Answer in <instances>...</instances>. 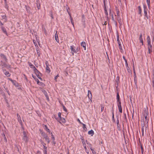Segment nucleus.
I'll list each match as a JSON object with an SVG mask.
<instances>
[{
	"label": "nucleus",
	"mask_w": 154,
	"mask_h": 154,
	"mask_svg": "<svg viewBox=\"0 0 154 154\" xmlns=\"http://www.w3.org/2000/svg\"><path fill=\"white\" fill-rule=\"evenodd\" d=\"M118 107V109H119V112L120 113H122V106H121V107Z\"/></svg>",
	"instance_id": "41"
},
{
	"label": "nucleus",
	"mask_w": 154,
	"mask_h": 154,
	"mask_svg": "<svg viewBox=\"0 0 154 154\" xmlns=\"http://www.w3.org/2000/svg\"><path fill=\"white\" fill-rule=\"evenodd\" d=\"M146 2L147 3L148 7L149 8L150 6V1H146Z\"/></svg>",
	"instance_id": "46"
},
{
	"label": "nucleus",
	"mask_w": 154,
	"mask_h": 154,
	"mask_svg": "<svg viewBox=\"0 0 154 154\" xmlns=\"http://www.w3.org/2000/svg\"><path fill=\"white\" fill-rule=\"evenodd\" d=\"M86 143L88 145L89 147H91V144L89 143V142H88L87 140H86Z\"/></svg>",
	"instance_id": "50"
},
{
	"label": "nucleus",
	"mask_w": 154,
	"mask_h": 154,
	"mask_svg": "<svg viewBox=\"0 0 154 154\" xmlns=\"http://www.w3.org/2000/svg\"><path fill=\"white\" fill-rule=\"evenodd\" d=\"M5 8L7 9H8V5L7 4V3L5 4Z\"/></svg>",
	"instance_id": "56"
},
{
	"label": "nucleus",
	"mask_w": 154,
	"mask_h": 154,
	"mask_svg": "<svg viewBox=\"0 0 154 154\" xmlns=\"http://www.w3.org/2000/svg\"><path fill=\"white\" fill-rule=\"evenodd\" d=\"M88 96L90 99L92 98V94L91 91L90 90H88Z\"/></svg>",
	"instance_id": "17"
},
{
	"label": "nucleus",
	"mask_w": 154,
	"mask_h": 154,
	"mask_svg": "<svg viewBox=\"0 0 154 154\" xmlns=\"http://www.w3.org/2000/svg\"><path fill=\"white\" fill-rule=\"evenodd\" d=\"M138 13H139V14L140 15V16H142V14H141L142 10H141V7L140 6H139L138 7Z\"/></svg>",
	"instance_id": "24"
},
{
	"label": "nucleus",
	"mask_w": 154,
	"mask_h": 154,
	"mask_svg": "<svg viewBox=\"0 0 154 154\" xmlns=\"http://www.w3.org/2000/svg\"><path fill=\"white\" fill-rule=\"evenodd\" d=\"M143 8H144V16L146 18H147V19H148V17L147 14V8L146 6L145 5H143Z\"/></svg>",
	"instance_id": "4"
},
{
	"label": "nucleus",
	"mask_w": 154,
	"mask_h": 154,
	"mask_svg": "<svg viewBox=\"0 0 154 154\" xmlns=\"http://www.w3.org/2000/svg\"><path fill=\"white\" fill-rule=\"evenodd\" d=\"M1 28L3 32L4 33L6 34L7 35V33L6 29H5V27L3 26H2L1 27Z\"/></svg>",
	"instance_id": "15"
},
{
	"label": "nucleus",
	"mask_w": 154,
	"mask_h": 154,
	"mask_svg": "<svg viewBox=\"0 0 154 154\" xmlns=\"http://www.w3.org/2000/svg\"><path fill=\"white\" fill-rule=\"evenodd\" d=\"M117 128L119 131H120L121 130V125L119 126H117Z\"/></svg>",
	"instance_id": "60"
},
{
	"label": "nucleus",
	"mask_w": 154,
	"mask_h": 154,
	"mask_svg": "<svg viewBox=\"0 0 154 154\" xmlns=\"http://www.w3.org/2000/svg\"><path fill=\"white\" fill-rule=\"evenodd\" d=\"M134 79L137 78H136V75L135 72H134Z\"/></svg>",
	"instance_id": "62"
},
{
	"label": "nucleus",
	"mask_w": 154,
	"mask_h": 154,
	"mask_svg": "<svg viewBox=\"0 0 154 154\" xmlns=\"http://www.w3.org/2000/svg\"><path fill=\"white\" fill-rule=\"evenodd\" d=\"M117 41L118 42V44L121 43L119 39V36L118 35H117Z\"/></svg>",
	"instance_id": "36"
},
{
	"label": "nucleus",
	"mask_w": 154,
	"mask_h": 154,
	"mask_svg": "<svg viewBox=\"0 0 154 154\" xmlns=\"http://www.w3.org/2000/svg\"><path fill=\"white\" fill-rule=\"evenodd\" d=\"M37 53L38 56L39 57L40 55V51L39 50H37Z\"/></svg>",
	"instance_id": "48"
},
{
	"label": "nucleus",
	"mask_w": 154,
	"mask_h": 154,
	"mask_svg": "<svg viewBox=\"0 0 154 154\" xmlns=\"http://www.w3.org/2000/svg\"><path fill=\"white\" fill-rule=\"evenodd\" d=\"M101 111L102 112H103V110L104 109V107H103V106L102 105H101Z\"/></svg>",
	"instance_id": "54"
},
{
	"label": "nucleus",
	"mask_w": 154,
	"mask_h": 154,
	"mask_svg": "<svg viewBox=\"0 0 154 154\" xmlns=\"http://www.w3.org/2000/svg\"><path fill=\"white\" fill-rule=\"evenodd\" d=\"M148 53L151 54L152 52V45L151 44L148 45Z\"/></svg>",
	"instance_id": "8"
},
{
	"label": "nucleus",
	"mask_w": 154,
	"mask_h": 154,
	"mask_svg": "<svg viewBox=\"0 0 154 154\" xmlns=\"http://www.w3.org/2000/svg\"><path fill=\"white\" fill-rule=\"evenodd\" d=\"M149 115L148 112L146 111V110H145L144 111V116H147Z\"/></svg>",
	"instance_id": "30"
},
{
	"label": "nucleus",
	"mask_w": 154,
	"mask_h": 154,
	"mask_svg": "<svg viewBox=\"0 0 154 154\" xmlns=\"http://www.w3.org/2000/svg\"><path fill=\"white\" fill-rule=\"evenodd\" d=\"M0 56L2 58H3L6 61H7V59L5 56L4 54H1Z\"/></svg>",
	"instance_id": "25"
},
{
	"label": "nucleus",
	"mask_w": 154,
	"mask_h": 154,
	"mask_svg": "<svg viewBox=\"0 0 154 154\" xmlns=\"http://www.w3.org/2000/svg\"><path fill=\"white\" fill-rule=\"evenodd\" d=\"M29 63L30 68H33V67H34V66L31 63L29 62Z\"/></svg>",
	"instance_id": "42"
},
{
	"label": "nucleus",
	"mask_w": 154,
	"mask_h": 154,
	"mask_svg": "<svg viewBox=\"0 0 154 154\" xmlns=\"http://www.w3.org/2000/svg\"><path fill=\"white\" fill-rule=\"evenodd\" d=\"M116 99L117 100V101L121 100L120 97L119 95V93L118 92L117 93Z\"/></svg>",
	"instance_id": "23"
},
{
	"label": "nucleus",
	"mask_w": 154,
	"mask_h": 154,
	"mask_svg": "<svg viewBox=\"0 0 154 154\" xmlns=\"http://www.w3.org/2000/svg\"><path fill=\"white\" fill-rule=\"evenodd\" d=\"M116 123H117V126H120V125L119 124V119L118 118L117 119V121H116Z\"/></svg>",
	"instance_id": "37"
},
{
	"label": "nucleus",
	"mask_w": 154,
	"mask_h": 154,
	"mask_svg": "<svg viewBox=\"0 0 154 154\" xmlns=\"http://www.w3.org/2000/svg\"><path fill=\"white\" fill-rule=\"evenodd\" d=\"M8 79L10 80L16 87L19 86V84L15 80H13L10 78H8Z\"/></svg>",
	"instance_id": "2"
},
{
	"label": "nucleus",
	"mask_w": 154,
	"mask_h": 154,
	"mask_svg": "<svg viewBox=\"0 0 154 154\" xmlns=\"http://www.w3.org/2000/svg\"><path fill=\"white\" fill-rule=\"evenodd\" d=\"M23 139L26 142H27L28 141V137L27 136H23Z\"/></svg>",
	"instance_id": "27"
},
{
	"label": "nucleus",
	"mask_w": 154,
	"mask_h": 154,
	"mask_svg": "<svg viewBox=\"0 0 154 154\" xmlns=\"http://www.w3.org/2000/svg\"><path fill=\"white\" fill-rule=\"evenodd\" d=\"M104 9L105 11V14L106 17H107V19H108V13L106 10V6H105L104 7Z\"/></svg>",
	"instance_id": "14"
},
{
	"label": "nucleus",
	"mask_w": 154,
	"mask_h": 154,
	"mask_svg": "<svg viewBox=\"0 0 154 154\" xmlns=\"http://www.w3.org/2000/svg\"><path fill=\"white\" fill-rule=\"evenodd\" d=\"M82 22L83 23V24L84 25H85V18L84 15L83 14H82Z\"/></svg>",
	"instance_id": "18"
},
{
	"label": "nucleus",
	"mask_w": 154,
	"mask_h": 154,
	"mask_svg": "<svg viewBox=\"0 0 154 154\" xmlns=\"http://www.w3.org/2000/svg\"><path fill=\"white\" fill-rule=\"evenodd\" d=\"M60 123H61V122H62L63 123H65L66 122V120L65 119L62 117H61V118L59 119L58 118H55Z\"/></svg>",
	"instance_id": "3"
},
{
	"label": "nucleus",
	"mask_w": 154,
	"mask_h": 154,
	"mask_svg": "<svg viewBox=\"0 0 154 154\" xmlns=\"http://www.w3.org/2000/svg\"><path fill=\"white\" fill-rule=\"evenodd\" d=\"M37 8L38 9H39L40 8V4H37Z\"/></svg>",
	"instance_id": "55"
},
{
	"label": "nucleus",
	"mask_w": 154,
	"mask_h": 154,
	"mask_svg": "<svg viewBox=\"0 0 154 154\" xmlns=\"http://www.w3.org/2000/svg\"><path fill=\"white\" fill-rule=\"evenodd\" d=\"M42 91L43 92V93L44 94L45 96V97L46 98L47 100L48 101L49 100V97H48V93L45 90L43 89L42 90Z\"/></svg>",
	"instance_id": "7"
},
{
	"label": "nucleus",
	"mask_w": 154,
	"mask_h": 154,
	"mask_svg": "<svg viewBox=\"0 0 154 154\" xmlns=\"http://www.w3.org/2000/svg\"><path fill=\"white\" fill-rule=\"evenodd\" d=\"M73 46H70V49L72 54H73L75 52V49L73 47Z\"/></svg>",
	"instance_id": "21"
},
{
	"label": "nucleus",
	"mask_w": 154,
	"mask_h": 154,
	"mask_svg": "<svg viewBox=\"0 0 154 154\" xmlns=\"http://www.w3.org/2000/svg\"><path fill=\"white\" fill-rule=\"evenodd\" d=\"M125 65H126V68L127 69V70L128 72V73L129 74H130V72H131V69H130V68L128 66V62H126V63H125Z\"/></svg>",
	"instance_id": "10"
},
{
	"label": "nucleus",
	"mask_w": 154,
	"mask_h": 154,
	"mask_svg": "<svg viewBox=\"0 0 154 154\" xmlns=\"http://www.w3.org/2000/svg\"><path fill=\"white\" fill-rule=\"evenodd\" d=\"M82 125H83V131H87V128H86V125H85L82 124Z\"/></svg>",
	"instance_id": "31"
},
{
	"label": "nucleus",
	"mask_w": 154,
	"mask_h": 154,
	"mask_svg": "<svg viewBox=\"0 0 154 154\" xmlns=\"http://www.w3.org/2000/svg\"><path fill=\"white\" fill-rule=\"evenodd\" d=\"M46 71L48 73H49L50 72V70L49 66H46Z\"/></svg>",
	"instance_id": "29"
},
{
	"label": "nucleus",
	"mask_w": 154,
	"mask_h": 154,
	"mask_svg": "<svg viewBox=\"0 0 154 154\" xmlns=\"http://www.w3.org/2000/svg\"><path fill=\"white\" fill-rule=\"evenodd\" d=\"M44 138L45 139V140L48 143H50L49 138L47 135L44 137Z\"/></svg>",
	"instance_id": "12"
},
{
	"label": "nucleus",
	"mask_w": 154,
	"mask_h": 154,
	"mask_svg": "<svg viewBox=\"0 0 154 154\" xmlns=\"http://www.w3.org/2000/svg\"><path fill=\"white\" fill-rule=\"evenodd\" d=\"M117 20L119 24L121 25L122 24V22L121 21V19L120 18V16L118 17Z\"/></svg>",
	"instance_id": "26"
},
{
	"label": "nucleus",
	"mask_w": 154,
	"mask_h": 154,
	"mask_svg": "<svg viewBox=\"0 0 154 154\" xmlns=\"http://www.w3.org/2000/svg\"><path fill=\"white\" fill-rule=\"evenodd\" d=\"M33 42L34 43V44L35 46H36L37 45V47L38 46L37 45V44L35 40H33Z\"/></svg>",
	"instance_id": "52"
},
{
	"label": "nucleus",
	"mask_w": 154,
	"mask_h": 154,
	"mask_svg": "<svg viewBox=\"0 0 154 154\" xmlns=\"http://www.w3.org/2000/svg\"><path fill=\"white\" fill-rule=\"evenodd\" d=\"M2 135L3 137L4 138V139L5 140V142H6V143L7 142V139L5 137V134L4 133H3L2 134Z\"/></svg>",
	"instance_id": "33"
},
{
	"label": "nucleus",
	"mask_w": 154,
	"mask_h": 154,
	"mask_svg": "<svg viewBox=\"0 0 154 154\" xmlns=\"http://www.w3.org/2000/svg\"><path fill=\"white\" fill-rule=\"evenodd\" d=\"M34 71V72L35 73H38V72H39V71L37 70V69H36Z\"/></svg>",
	"instance_id": "57"
},
{
	"label": "nucleus",
	"mask_w": 154,
	"mask_h": 154,
	"mask_svg": "<svg viewBox=\"0 0 154 154\" xmlns=\"http://www.w3.org/2000/svg\"><path fill=\"white\" fill-rule=\"evenodd\" d=\"M81 45L84 48L85 50H86V43L85 42H82L81 43Z\"/></svg>",
	"instance_id": "16"
},
{
	"label": "nucleus",
	"mask_w": 154,
	"mask_h": 154,
	"mask_svg": "<svg viewBox=\"0 0 154 154\" xmlns=\"http://www.w3.org/2000/svg\"><path fill=\"white\" fill-rule=\"evenodd\" d=\"M116 11L117 13V15L118 17L120 16V15L119 14V11L118 8L117 7H116Z\"/></svg>",
	"instance_id": "28"
},
{
	"label": "nucleus",
	"mask_w": 154,
	"mask_h": 154,
	"mask_svg": "<svg viewBox=\"0 0 154 154\" xmlns=\"http://www.w3.org/2000/svg\"><path fill=\"white\" fill-rule=\"evenodd\" d=\"M112 119L113 121L114 122H115V120L114 119V112H113V111L112 112Z\"/></svg>",
	"instance_id": "44"
},
{
	"label": "nucleus",
	"mask_w": 154,
	"mask_h": 154,
	"mask_svg": "<svg viewBox=\"0 0 154 154\" xmlns=\"http://www.w3.org/2000/svg\"><path fill=\"white\" fill-rule=\"evenodd\" d=\"M23 136H27V134L26 132L25 131H23Z\"/></svg>",
	"instance_id": "59"
},
{
	"label": "nucleus",
	"mask_w": 154,
	"mask_h": 154,
	"mask_svg": "<svg viewBox=\"0 0 154 154\" xmlns=\"http://www.w3.org/2000/svg\"><path fill=\"white\" fill-rule=\"evenodd\" d=\"M37 77L40 80H42V79L41 78V75L42 74L39 72H38V73H35Z\"/></svg>",
	"instance_id": "13"
},
{
	"label": "nucleus",
	"mask_w": 154,
	"mask_h": 154,
	"mask_svg": "<svg viewBox=\"0 0 154 154\" xmlns=\"http://www.w3.org/2000/svg\"><path fill=\"white\" fill-rule=\"evenodd\" d=\"M51 138L52 140H55V137H54V136L53 134L52 133H51Z\"/></svg>",
	"instance_id": "45"
},
{
	"label": "nucleus",
	"mask_w": 154,
	"mask_h": 154,
	"mask_svg": "<svg viewBox=\"0 0 154 154\" xmlns=\"http://www.w3.org/2000/svg\"><path fill=\"white\" fill-rule=\"evenodd\" d=\"M141 126H142V136H144V127L145 126V122L144 121L142 122L141 123Z\"/></svg>",
	"instance_id": "6"
},
{
	"label": "nucleus",
	"mask_w": 154,
	"mask_h": 154,
	"mask_svg": "<svg viewBox=\"0 0 154 154\" xmlns=\"http://www.w3.org/2000/svg\"><path fill=\"white\" fill-rule=\"evenodd\" d=\"M123 58L125 60V63H126V62H127V60L125 59V56H123Z\"/></svg>",
	"instance_id": "61"
},
{
	"label": "nucleus",
	"mask_w": 154,
	"mask_h": 154,
	"mask_svg": "<svg viewBox=\"0 0 154 154\" xmlns=\"http://www.w3.org/2000/svg\"><path fill=\"white\" fill-rule=\"evenodd\" d=\"M118 44H119V49H120L121 50H122V46L121 43H118Z\"/></svg>",
	"instance_id": "38"
},
{
	"label": "nucleus",
	"mask_w": 154,
	"mask_h": 154,
	"mask_svg": "<svg viewBox=\"0 0 154 154\" xmlns=\"http://www.w3.org/2000/svg\"><path fill=\"white\" fill-rule=\"evenodd\" d=\"M118 102V107H121V100L117 101Z\"/></svg>",
	"instance_id": "35"
},
{
	"label": "nucleus",
	"mask_w": 154,
	"mask_h": 154,
	"mask_svg": "<svg viewBox=\"0 0 154 154\" xmlns=\"http://www.w3.org/2000/svg\"><path fill=\"white\" fill-rule=\"evenodd\" d=\"M55 38L56 42L59 43V40L58 39V35L57 33V31H56V32L55 34Z\"/></svg>",
	"instance_id": "11"
},
{
	"label": "nucleus",
	"mask_w": 154,
	"mask_h": 154,
	"mask_svg": "<svg viewBox=\"0 0 154 154\" xmlns=\"http://www.w3.org/2000/svg\"><path fill=\"white\" fill-rule=\"evenodd\" d=\"M134 79V82L135 83V85H136V86L137 87V78Z\"/></svg>",
	"instance_id": "47"
},
{
	"label": "nucleus",
	"mask_w": 154,
	"mask_h": 154,
	"mask_svg": "<svg viewBox=\"0 0 154 154\" xmlns=\"http://www.w3.org/2000/svg\"><path fill=\"white\" fill-rule=\"evenodd\" d=\"M88 134L89 135H91V136H92L94 134V132L92 130H91L88 131Z\"/></svg>",
	"instance_id": "19"
},
{
	"label": "nucleus",
	"mask_w": 154,
	"mask_h": 154,
	"mask_svg": "<svg viewBox=\"0 0 154 154\" xmlns=\"http://www.w3.org/2000/svg\"><path fill=\"white\" fill-rule=\"evenodd\" d=\"M36 81L37 82V84L38 85V84H39V83L41 82H40L39 80L38 79H37V80H36Z\"/></svg>",
	"instance_id": "64"
},
{
	"label": "nucleus",
	"mask_w": 154,
	"mask_h": 154,
	"mask_svg": "<svg viewBox=\"0 0 154 154\" xmlns=\"http://www.w3.org/2000/svg\"><path fill=\"white\" fill-rule=\"evenodd\" d=\"M63 107L64 111L66 112H67V110L65 107L63 105H62Z\"/></svg>",
	"instance_id": "39"
},
{
	"label": "nucleus",
	"mask_w": 154,
	"mask_h": 154,
	"mask_svg": "<svg viewBox=\"0 0 154 154\" xmlns=\"http://www.w3.org/2000/svg\"><path fill=\"white\" fill-rule=\"evenodd\" d=\"M40 133L43 136V137L45 136L46 135H47L46 133L43 131L42 130H41L40 129Z\"/></svg>",
	"instance_id": "32"
},
{
	"label": "nucleus",
	"mask_w": 154,
	"mask_h": 154,
	"mask_svg": "<svg viewBox=\"0 0 154 154\" xmlns=\"http://www.w3.org/2000/svg\"><path fill=\"white\" fill-rule=\"evenodd\" d=\"M45 63L46 65V66H49V65L48 61H46Z\"/></svg>",
	"instance_id": "58"
},
{
	"label": "nucleus",
	"mask_w": 154,
	"mask_h": 154,
	"mask_svg": "<svg viewBox=\"0 0 154 154\" xmlns=\"http://www.w3.org/2000/svg\"><path fill=\"white\" fill-rule=\"evenodd\" d=\"M124 119H125V122H127V119L126 118V114L125 113H124Z\"/></svg>",
	"instance_id": "40"
},
{
	"label": "nucleus",
	"mask_w": 154,
	"mask_h": 154,
	"mask_svg": "<svg viewBox=\"0 0 154 154\" xmlns=\"http://www.w3.org/2000/svg\"><path fill=\"white\" fill-rule=\"evenodd\" d=\"M142 34L141 33L140 34V37H139V39L140 41H141V40H143L142 38Z\"/></svg>",
	"instance_id": "43"
},
{
	"label": "nucleus",
	"mask_w": 154,
	"mask_h": 154,
	"mask_svg": "<svg viewBox=\"0 0 154 154\" xmlns=\"http://www.w3.org/2000/svg\"><path fill=\"white\" fill-rule=\"evenodd\" d=\"M17 120L18 122H19L21 126H23V123L22 121V120L21 119L20 116L18 113L17 114Z\"/></svg>",
	"instance_id": "5"
},
{
	"label": "nucleus",
	"mask_w": 154,
	"mask_h": 154,
	"mask_svg": "<svg viewBox=\"0 0 154 154\" xmlns=\"http://www.w3.org/2000/svg\"><path fill=\"white\" fill-rule=\"evenodd\" d=\"M58 117L57 118H61V113L60 112H59L58 113Z\"/></svg>",
	"instance_id": "51"
},
{
	"label": "nucleus",
	"mask_w": 154,
	"mask_h": 154,
	"mask_svg": "<svg viewBox=\"0 0 154 154\" xmlns=\"http://www.w3.org/2000/svg\"><path fill=\"white\" fill-rule=\"evenodd\" d=\"M144 117L145 119V121L146 122L147 121V123L148 122V120H149V119L148 118L147 116H145Z\"/></svg>",
	"instance_id": "53"
},
{
	"label": "nucleus",
	"mask_w": 154,
	"mask_h": 154,
	"mask_svg": "<svg viewBox=\"0 0 154 154\" xmlns=\"http://www.w3.org/2000/svg\"><path fill=\"white\" fill-rule=\"evenodd\" d=\"M147 40L148 43V45H150L151 44V40L149 36H148L147 38Z\"/></svg>",
	"instance_id": "22"
},
{
	"label": "nucleus",
	"mask_w": 154,
	"mask_h": 154,
	"mask_svg": "<svg viewBox=\"0 0 154 154\" xmlns=\"http://www.w3.org/2000/svg\"><path fill=\"white\" fill-rule=\"evenodd\" d=\"M38 85L42 87H44L45 86V84L42 82H41Z\"/></svg>",
	"instance_id": "34"
},
{
	"label": "nucleus",
	"mask_w": 154,
	"mask_h": 154,
	"mask_svg": "<svg viewBox=\"0 0 154 154\" xmlns=\"http://www.w3.org/2000/svg\"><path fill=\"white\" fill-rule=\"evenodd\" d=\"M44 129L46 130L47 132L50 133L51 131L48 128L47 126L46 125H44Z\"/></svg>",
	"instance_id": "20"
},
{
	"label": "nucleus",
	"mask_w": 154,
	"mask_h": 154,
	"mask_svg": "<svg viewBox=\"0 0 154 154\" xmlns=\"http://www.w3.org/2000/svg\"><path fill=\"white\" fill-rule=\"evenodd\" d=\"M59 76L57 75H56L55 77H54V79L55 80L57 81V79L58 77H59Z\"/></svg>",
	"instance_id": "63"
},
{
	"label": "nucleus",
	"mask_w": 154,
	"mask_h": 154,
	"mask_svg": "<svg viewBox=\"0 0 154 154\" xmlns=\"http://www.w3.org/2000/svg\"><path fill=\"white\" fill-rule=\"evenodd\" d=\"M112 20L114 22L116 25H117V22L114 19V17H112Z\"/></svg>",
	"instance_id": "49"
},
{
	"label": "nucleus",
	"mask_w": 154,
	"mask_h": 154,
	"mask_svg": "<svg viewBox=\"0 0 154 154\" xmlns=\"http://www.w3.org/2000/svg\"><path fill=\"white\" fill-rule=\"evenodd\" d=\"M3 72H4L5 75H6L7 77H10L11 76V74L9 72L7 71L6 69H3Z\"/></svg>",
	"instance_id": "9"
},
{
	"label": "nucleus",
	"mask_w": 154,
	"mask_h": 154,
	"mask_svg": "<svg viewBox=\"0 0 154 154\" xmlns=\"http://www.w3.org/2000/svg\"><path fill=\"white\" fill-rule=\"evenodd\" d=\"M41 142L42 144L43 145L44 149V154H47V147L45 146L46 144L42 140H41Z\"/></svg>",
	"instance_id": "1"
}]
</instances>
